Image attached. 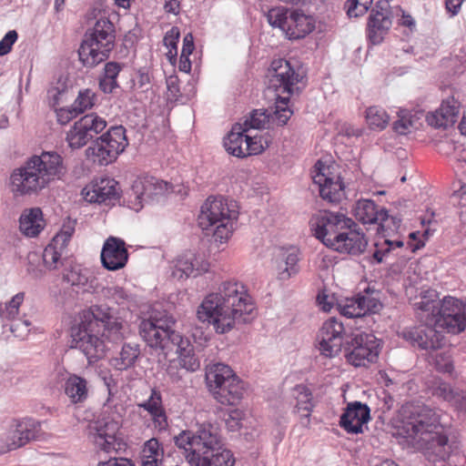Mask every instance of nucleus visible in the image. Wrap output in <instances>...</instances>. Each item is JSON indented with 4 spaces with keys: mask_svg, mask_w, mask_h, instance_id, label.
Segmentation results:
<instances>
[{
    "mask_svg": "<svg viewBox=\"0 0 466 466\" xmlns=\"http://www.w3.org/2000/svg\"><path fill=\"white\" fill-rule=\"evenodd\" d=\"M255 305L244 285L225 281L218 292L205 297L197 309V318L202 323L212 325L218 334H225L237 324L250 320Z\"/></svg>",
    "mask_w": 466,
    "mask_h": 466,
    "instance_id": "1",
    "label": "nucleus"
},
{
    "mask_svg": "<svg viewBox=\"0 0 466 466\" xmlns=\"http://www.w3.org/2000/svg\"><path fill=\"white\" fill-rule=\"evenodd\" d=\"M318 337L319 350L325 357L334 358L343 349L347 361L354 367H366L378 360L379 339L371 333L361 331L346 335L342 321L336 317L323 323Z\"/></svg>",
    "mask_w": 466,
    "mask_h": 466,
    "instance_id": "2",
    "label": "nucleus"
},
{
    "mask_svg": "<svg viewBox=\"0 0 466 466\" xmlns=\"http://www.w3.org/2000/svg\"><path fill=\"white\" fill-rule=\"evenodd\" d=\"M402 433L413 440L418 447L434 461H446L451 454V446L439 414L431 408L421 405L413 407L410 415L402 421Z\"/></svg>",
    "mask_w": 466,
    "mask_h": 466,
    "instance_id": "3",
    "label": "nucleus"
},
{
    "mask_svg": "<svg viewBox=\"0 0 466 466\" xmlns=\"http://www.w3.org/2000/svg\"><path fill=\"white\" fill-rule=\"evenodd\" d=\"M66 173L63 157L56 151H43L28 157L10 176L11 190L15 196L37 195Z\"/></svg>",
    "mask_w": 466,
    "mask_h": 466,
    "instance_id": "4",
    "label": "nucleus"
},
{
    "mask_svg": "<svg viewBox=\"0 0 466 466\" xmlns=\"http://www.w3.org/2000/svg\"><path fill=\"white\" fill-rule=\"evenodd\" d=\"M175 445L181 451L190 466H234L231 451L224 447L221 437L210 424L201 426L196 432L182 431L174 437Z\"/></svg>",
    "mask_w": 466,
    "mask_h": 466,
    "instance_id": "5",
    "label": "nucleus"
},
{
    "mask_svg": "<svg viewBox=\"0 0 466 466\" xmlns=\"http://www.w3.org/2000/svg\"><path fill=\"white\" fill-rule=\"evenodd\" d=\"M437 292L428 289L421 292L419 300L413 303L414 309L431 312L435 326L451 334H459L466 329V303L453 298L437 299Z\"/></svg>",
    "mask_w": 466,
    "mask_h": 466,
    "instance_id": "6",
    "label": "nucleus"
},
{
    "mask_svg": "<svg viewBox=\"0 0 466 466\" xmlns=\"http://www.w3.org/2000/svg\"><path fill=\"white\" fill-rule=\"evenodd\" d=\"M115 25L106 17L98 19L88 29L78 49L80 61L86 67H95L106 60L115 47Z\"/></svg>",
    "mask_w": 466,
    "mask_h": 466,
    "instance_id": "7",
    "label": "nucleus"
},
{
    "mask_svg": "<svg viewBox=\"0 0 466 466\" xmlns=\"http://www.w3.org/2000/svg\"><path fill=\"white\" fill-rule=\"evenodd\" d=\"M206 382L214 398L224 405H237L246 390L244 382L224 363H210L206 368Z\"/></svg>",
    "mask_w": 466,
    "mask_h": 466,
    "instance_id": "8",
    "label": "nucleus"
},
{
    "mask_svg": "<svg viewBox=\"0 0 466 466\" xmlns=\"http://www.w3.org/2000/svg\"><path fill=\"white\" fill-rule=\"evenodd\" d=\"M175 323V319L167 314L160 318L150 316L140 322L139 335L149 348L167 358L174 345L181 341V334L173 329Z\"/></svg>",
    "mask_w": 466,
    "mask_h": 466,
    "instance_id": "9",
    "label": "nucleus"
},
{
    "mask_svg": "<svg viewBox=\"0 0 466 466\" xmlns=\"http://www.w3.org/2000/svg\"><path fill=\"white\" fill-rule=\"evenodd\" d=\"M127 146L126 128L123 126H114L94 140V143L86 149V155L94 163L107 166L114 162Z\"/></svg>",
    "mask_w": 466,
    "mask_h": 466,
    "instance_id": "10",
    "label": "nucleus"
},
{
    "mask_svg": "<svg viewBox=\"0 0 466 466\" xmlns=\"http://www.w3.org/2000/svg\"><path fill=\"white\" fill-rule=\"evenodd\" d=\"M78 324L102 332L101 336L113 343H118L124 338L122 323L115 316L114 309L106 305H94L83 310Z\"/></svg>",
    "mask_w": 466,
    "mask_h": 466,
    "instance_id": "11",
    "label": "nucleus"
},
{
    "mask_svg": "<svg viewBox=\"0 0 466 466\" xmlns=\"http://www.w3.org/2000/svg\"><path fill=\"white\" fill-rule=\"evenodd\" d=\"M349 225H353L352 218L342 212L330 210H320L309 220L313 236L329 248L338 238L344 235L343 231Z\"/></svg>",
    "mask_w": 466,
    "mask_h": 466,
    "instance_id": "12",
    "label": "nucleus"
},
{
    "mask_svg": "<svg viewBox=\"0 0 466 466\" xmlns=\"http://www.w3.org/2000/svg\"><path fill=\"white\" fill-rule=\"evenodd\" d=\"M417 318L421 322L417 327L410 328L402 331V337L413 347H418L423 350H436L441 348L444 336L435 326L431 312L423 309H414Z\"/></svg>",
    "mask_w": 466,
    "mask_h": 466,
    "instance_id": "13",
    "label": "nucleus"
},
{
    "mask_svg": "<svg viewBox=\"0 0 466 466\" xmlns=\"http://www.w3.org/2000/svg\"><path fill=\"white\" fill-rule=\"evenodd\" d=\"M120 422L110 417L91 420L86 426V435L95 447L109 453L122 449L123 441L119 436Z\"/></svg>",
    "mask_w": 466,
    "mask_h": 466,
    "instance_id": "14",
    "label": "nucleus"
},
{
    "mask_svg": "<svg viewBox=\"0 0 466 466\" xmlns=\"http://www.w3.org/2000/svg\"><path fill=\"white\" fill-rule=\"evenodd\" d=\"M268 73V87L279 94L280 102L286 105L289 102L290 96L294 94L295 90L299 91V87H295V86L301 82L303 76L297 73L289 61L283 58L273 60Z\"/></svg>",
    "mask_w": 466,
    "mask_h": 466,
    "instance_id": "15",
    "label": "nucleus"
},
{
    "mask_svg": "<svg viewBox=\"0 0 466 466\" xmlns=\"http://www.w3.org/2000/svg\"><path fill=\"white\" fill-rule=\"evenodd\" d=\"M95 329L84 325H76L71 329V348L78 349L86 357L89 364L103 359L108 350L105 337Z\"/></svg>",
    "mask_w": 466,
    "mask_h": 466,
    "instance_id": "16",
    "label": "nucleus"
},
{
    "mask_svg": "<svg viewBox=\"0 0 466 466\" xmlns=\"http://www.w3.org/2000/svg\"><path fill=\"white\" fill-rule=\"evenodd\" d=\"M40 430V423L34 419L14 420L8 430L0 437V454L19 449L35 440Z\"/></svg>",
    "mask_w": 466,
    "mask_h": 466,
    "instance_id": "17",
    "label": "nucleus"
},
{
    "mask_svg": "<svg viewBox=\"0 0 466 466\" xmlns=\"http://www.w3.org/2000/svg\"><path fill=\"white\" fill-rule=\"evenodd\" d=\"M106 125L105 118L96 114H87L74 123L66 133V140L72 149L82 148L89 141L96 139Z\"/></svg>",
    "mask_w": 466,
    "mask_h": 466,
    "instance_id": "18",
    "label": "nucleus"
},
{
    "mask_svg": "<svg viewBox=\"0 0 466 466\" xmlns=\"http://www.w3.org/2000/svg\"><path fill=\"white\" fill-rule=\"evenodd\" d=\"M168 190V183L158 180L154 177L137 178L130 189L127 192V207L135 211H139L144 207V202L151 199L153 196L162 195Z\"/></svg>",
    "mask_w": 466,
    "mask_h": 466,
    "instance_id": "19",
    "label": "nucleus"
},
{
    "mask_svg": "<svg viewBox=\"0 0 466 466\" xmlns=\"http://www.w3.org/2000/svg\"><path fill=\"white\" fill-rule=\"evenodd\" d=\"M228 218H238V212L229 208L224 198L209 197L201 207L198 225L203 230L208 231L209 228Z\"/></svg>",
    "mask_w": 466,
    "mask_h": 466,
    "instance_id": "20",
    "label": "nucleus"
},
{
    "mask_svg": "<svg viewBox=\"0 0 466 466\" xmlns=\"http://www.w3.org/2000/svg\"><path fill=\"white\" fill-rule=\"evenodd\" d=\"M329 167H326L320 160L314 166L315 174L312 176L313 182L319 186V196L329 203L339 202L344 191V185L339 177L329 176Z\"/></svg>",
    "mask_w": 466,
    "mask_h": 466,
    "instance_id": "21",
    "label": "nucleus"
},
{
    "mask_svg": "<svg viewBox=\"0 0 466 466\" xmlns=\"http://www.w3.org/2000/svg\"><path fill=\"white\" fill-rule=\"evenodd\" d=\"M128 256L125 241L119 238L109 237L104 242L100 259L106 269L116 271L127 265Z\"/></svg>",
    "mask_w": 466,
    "mask_h": 466,
    "instance_id": "22",
    "label": "nucleus"
},
{
    "mask_svg": "<svg viewBox=\"0 0 466 466\" xmlns=\"http://www.w3.org/2000/svg\"><path fill=\"white\" fill-rule=\"evenodd\" d=\"M343 236L338 238L330 247L331 249L351 256H360L367 248L368 240L365 234L360 231L359 225L353 220V225H349Z\"/></svg>",
    "mask_w": 466,
    "mask_h": 466,
    "instance_id": "23",
    "label": "nucleus"
},
{
    "mask_svg": "<svg viewBox=\"0 0 466 466\" xmlns=\"http://www.w3.org/2000/svg\"><path fill=\"white\" fill-rule=\"evenodd\" d=\"M370 420V410L360 401L347 405L339 419V426L350 434L363 432V425Z\"/></svg>",
    "mask_w": 466,
    "mask_h": 466,
    "instance_id": "24",
    "label": "nucleus"
},
{
    "mask_svg": "<svg viewBox=\"0 0 466 466\" xmlns=\"http://www.w3.org/2000/svg\"><path fill=\"white\" fill-rule=\"evenodd\" d=\"M137 406L148 412L154 428L158 433L165 432L168 430V418L163 405L162 394L159 390L152 388L149 397L143 402L138 403Z\"/></svg>",
    "mask_w": 466,
    "mask_h": 466,
    "instance_id": "25",
    "label": "nucleus"
},
{
    "mask_svg": "<svg viewBox=\"0 0 466 466\" xmlns=\"http://www.w3.org/2000/svg\"><path fill=\"white\" fill-rule=\"evenodd\" d=\"M460 103L452 96L442 101L441 106L426 115L427 123L435 128H447L452 126L458 117Z\"/></svg>",
    "mask_w": 466,
    "mask_h": 466,
    "instance_id": "26",
    "label": "nucleus"
},
{
    "mask_svg": "<svg viewBox=\"0 0 466 466\" xmlns=\"http://www.w3.org/2000/svg\"><path fill=\"white\" fill-rule=\"evenodd\" d=\"M208 268L209 263L206 261L202 256L187 252L177 260L176 272H174V275L177 276V272H180L179 278H183L184 276L186 278H196L207 272Z\"/></svg>",
    "mask_w": 466,
    "mask_h": 466,
    "instance_id": "27",
    "label": "nucleus"
},
{
    "mask_svg": "<svg viewBox=\"0 0 466 466\" xmlns=\"http://www.w3.org/2000/svg\"><path fill=\"white\" fill-rule=\"evenodd\" d=\"M392 25L391 17L378 12H370L367 23V37L371 45L383 42Z\"/></svg>",
    "mask_w": 466,
    "mask_h": 466,
    "instance_id": "28",
    "label": "nucleus"
},
{
    "mask_svg": "<svg viewBox=\"0 0 466 466\" xmlns=\"http://www.w3.org/2000/svg\"><path fill=\"white\" fill-rule=\"evenodd\" d=\"M118 183L113 178H101L92 186L91 192L87 193L89 201L98 204L110 205L118 198Z\"/></svg>",
    "mask_w": 466,
    "mask_h": 466,
    "instance_id": "29",
    "label": "nucleus"
},
{
    "mask_svg": "<svg viewBox=\"0 0 466 466\" xmlns=\"http://www.w3.org/2000/svg\"><path fill=\"white\" fill-rule=\"evenodd\" d=\"M315 28V24L311 16L294 10L289 13V20L285 35L290 40L304 38Z\"/></svg>",
    "mask_w": 466,
    "mask_h": 466,
    "instance_id": "30",
    "label": "nucleus"
},
{
    "mask_svg": "<svg viewBox=\"0 0 466 466\" xmlns=\"http://www.w3.org/2000/svg\"><path fill=\"white\" fill-rule=\"evenodd\" d=\"M297 392L295 411L300 416V424L309 427L310 415L314 408L311 390L305 385L299 384L294 388Z\"/></svg>",
    "mask_w": 466,
    "mask_h": 466,
    "instance_id": "31",
    "label": "nucleus"
},
{
    "mask_svg": "<svg viewBox=\"0 0 466 466\" xmlns=\"http://www.w3.org/2000/svg\"><path fill=\"white\" fill-rule=\"evenodd\" d=\"M19 228L27 237H35L44 228L43 213L39 208L25 209L19 218Z\"/></svg>",
    "mask_w": 466,
    "mask_h": 466,
    "instance_id": "32",
    "label": "nucleus"
},
{
    "mask_svg": "<svg viewBox=\"0 0 466 466\" xmlns=\"http://www.w3.org/2000/svg\"><path fill=\"white\" fill-rule=\"evenodd\" d=\"M354 215L363 224H378L379 219L385 218L386 209H379L373 200L360 199L356 203Z\"/></svg>",
    "mask_w": 466,
    "mask_h": 466,
    "instance_id": "33",
    "label": "nucleus"
},
{
    "mask_svg": "<svg viewBox=\"0 0 466 466\" xmlns=\"http://www.w3.org/2000/svg\"><path fill=\"white\" fill-rule=\"evenodd\" d=\"M177 355L182 368L188 371H196L200 368V361L196 357L194 347L189 339L181 335V341H177L172 349V353Z\"/></svg>",
    "mask_w": 466,
    "mask_h": 466,
    "instance_id": "34",
    "label": "nucleus"
},
{
    "mask_svg": "<svg viewBox=\"0 0 466 466\" xmlns=\"http://www.w3.org/2000/svg\"><path fill=\"white\" fill-rule=\"evenodd\" d=\"M247 133L248 128L244 127L240 123H237L232 127L224 140V147L228 154L243 158Z\"/></svg>",
    "mask_w": 466,
    "mask_h": 466,
    "instance_id": "35",
    "label": "nucleus"
},
{
    "mask_svg": "<svg viewBox=\"0 0 466 466\" xmlns=\"http://www.w3.org/2000/svg\"><path fill=\"white\" fill-rule=\"evenodd\" d=\"M431 391L433 396L466 409V395L454 390L448 382L435 379L432 381Z\"/></svg>",
    "mask_w": 466,
    "mask_h": 466,
    "instance_id": "36",
    "label": "nucleus"
},
{
    "mask_svg": "<svg viewBox=\"0 0 466 466\" xmlns=\"http://www.w3.org/2000/svg\"><path fill=\"white\" fill-rule=\"evenodd\" d=\"M65 393L74 404L84 402L88 396L87 381L76 374H70L65 382Z\"/></svg>",
    "mask_w": 466,
    "mask_h": 466,
    "instance_id": "37",
    "label": "nucleus"
},
{
    "mask_svg": "<svg viewBox=\"0 0 466 466\" xmlns=\"http://www.w3.org/2000/svg\"><path fill=\"white\" fill-rule=\"evenodd\" d=\"M299 255L298 249L290 248L282 250L279 255V261L278 262L279 278L281 280H287L295 276L299 272Z\"/></svg>",
    "mask_w": 466,
    "mask_h": 466,
    "instance_id": "38",
    "label": "nucleus"
},
{
    "mask_svg": "<svg viewBox=\"0 0 466 466\" xmlns=\"http://www.w3.org/2000/svg\"><path fill=\"white\" fill-rule=\"evenodd\" d=\"M140 356V347L137 343H124L117 357L111 360V364L117 370H127L135 366Z\"/></svg>",
    "mask_w": 466,
    "mask_h": 466,
    "instance_id": "39",
    "label": "nucleus"
},
{
    "mask_svg": "<svg viewBox=\"0 0 466 466\" xmlns=\"http://www.w3.org/2000/svg\"><path fill=\"white\" fill-rule=\"evenodd\" d=\"M164 458V450L157 438L147 441L141 451L142 466H161Z\"/></svg>",
    "mask_w": 466,
    "mask_h": 466,
    "instance_id": "40",
    "label": "nucleus"
},
{
    "mask_svg": "<svg viewBox=\"0 0 466 466\" xmlns=\"http://www.w3.org/2000/svg\"><path fill=\"white\" fill-rule=\"evenodd\" d=\"M63 279L71 286L81 289L83 292L89 291L93 288L94 279L90 278L87 269H83L79 266L73 267L64 274Z\"/></svg>",
    "mask_w": 466,
    "mask_h": 466,
    "instance_id": "41",
    "label": "nucleus"
},
{
    "mask_svg": "<svg viewBox=\"0 0 466 466\" xmlns=\"http://www.w3.org/2000/svg\"><path fill=\"white\" fill-rule=\"evenodd\" d=\"M366 120L371 129H384L390 120L387 112L380 106H370L366 110Z\"/></svg>",
    "mask_w": 466,
    "mask_h": 466,
    "instance_id": "42",
    "label": "nucleus"
},
{
    "mask_svg": "<svg viewBox=\"0 0 466 466\" xmlns=\"http://www.w3.org/2000/svg\"><path fill=\"white\" fill-rule=\"evenodd\" d=\"M63 249L60 248V244H56L53 240L45 248L42 258L45 266L48 269L51 270L58 268Z\"/></svg>",
    "mask_w": 466,
    "mask_h": 466,
    "instance_id": "43",
    "label": "nucleus"
},
{
    "mask_svg": "<svg viewBox=\"0 0 466 466\" xmlns=\"http://www.w3.org/2000/svg\"><path fill=\"white\" fill-rule=\"evenodd\" d=\"M25 298L24 292H19L15 295L11 300L3 304L0 303V318L2 319H14L18 314L19 307Z\"/></svg>",
    "mask_w": 466,
    "mask_h": 466,
    "instance_id": "44",
    "label": "nucleus"
},
{
    "mask_svg": "<svg viewBox=\"0 0 466 466\" xmlns=\"http://www.w3.org/2000/svg\"><path fill=\"white\" fill-rule=\"evenodd\" d=\"M246 137V146L244 147V155L243 158L261 154L266 147H268V143L266 139H263L262 137H258L257 135H248L247 133Z\"/></svg>",
    "mask_w": 466,
    "mask_h": 466,
    "instance_id": "45",
    "label": "nucleus"
},
{
    "mask_svg": "<svg viewBox=\"0 0 466 466\" xmlns=\"http://www.w3.org/2000/svg\"><path fill=\"white\" fill-rule=\"evenodd\" d=\"M289 13L286 8L270 9L267 15L268 22L271 26L278 27L285 33L289 20Z\"/></svg>",
    "mask_w": 466,
    "mask_h": 466,
    "instance_id": "46",
    "label": "nucleus"
},
{
    "mask_svg": "<svg viewBox=\"0 0 466 466\" xmlns=\"http://www.w3.org/2000/svg\"><path fill=\"white\" fill-rule=\"evenodd\" d=\"M269 117L270 114L268 113V110L255 109L249 114V116L247 117L244 123L241 125L248 128V132L250 128H264L266 124L269 122Z\"/></svg>",
    "mask_w": 466,
    "mask_h": 466,
    "instance_id": "47",
    "label": "nucleus"
},
{
    "mask_svg": "<svg viewBox=\"0 0 466 466\" xmlns=\"http://www.w3.org/2000/svg\"><path fill=\"white\" fill-rule=\"evenodd\" d=\"M269 114L274 122L279 126H284L290 118L292 111L289 108L288 103L283 105L280 102L279 94H277L275 109Z\"/></svg>",
    "mask_w": 466,
    "mask_h": 466,
    "instance_id": "48",
    "label": "nucleus"
},
{
    "mask_svg": "<svg viewBox=\"0 0 466 466\" xmlns=\"http://www.w3.org/2000/svg\"><path fill=\"white\" fill-rule=\"evenodd\" d=\"M237 218H228L224 222H218L214 227L209 228L208 230L213 232V236L216 241L223 242L226 241L233 231V220Z\"/></svg>",
    "mask_w": 466,
    "mask_h": 466,
    "instance_id": "49",
    "label": "nucleus"
},
{
    "mask_svg": "<svg viewBox=\"0 0 466 466\" xmlns=\"http://www.w3.org/2000/svg\"><path fill=\"white\" fill-rule=\"evenodd\" d=\"M372 2L373 0H348L345 4L347 15L350 17H359L369 10Z\"/></svg>",
    "mask_w": 466,
    "mask_h": 466,
    "instance_id": "50",
    "label": "nucleus"
},
{
    "mask_svg": "<svg viewBox=\"0 0 466 466\" xmlns=\"http://www.w3.org/2000/svg\"><path fill=\"white\" fill-rule=\"evenodd\" d=\"M431 359L430 363L432 364L438 371L443 373L452 372L453 363L448 353H436L434 356H431Z\"/></svg>",
    "mask_w": 466,
    "mask_h": 466,
    "instance_id": "51",
    "label": "nucleus"
},
{
    "mask_svg": "<svg viewBox=\"0 0 466 466\" xmlns=\"http://www.w3.org/2000/svg\"><path fill=\"white\" fill-rule=\"evenodd\" d=\"M75 220H68L65 223L61 230L53 238V241L60 244V248H65L75 232Z\"/></svg>",
    "mask_w": 466,
    "mask_h": 466,
    "instance_id": "52",
    "label": "nucleus"
},
{
    "mask_svg": "<svg viewBox=\"0 0 466 466\" xmlns=\"http://www.w3.org/2000/svg\"><path fill=\"white\" fill-rule=\"evenodd\" d=\"M96 101V95L90 89L80 91L74 105L78 109V112L83 113L85 110L91 108Z\"/></svg>",
    "mask_w": 466,
    "mask_h": 466,
    "instance_id": "53",
    "label": "nucleus"
},
{
    "mask_svg": "<svg viewBox=\"0 0 466 466\" xmlns=\"http://www.w3.org/2000/svg\"><path fill=\"white\" fill-rule=\"evenodd\" d=\"M244 412L239 409H233L224 414V420L230 431H236L242 426Z\"/></svg>",
    "mask_w": 466,
    "mask_h": 466,
    "instance_id": "54",
    "label": "nucleus"
},
{
    "mask_svg": "<svg viewBox=\"0 0 466 466\" xmlns=\"http://www.w3.org/2000/svg\"><path fill=\"white\" fill-rule=\"evenodd\" d=\"M340 307V313L342 316L354 319L365 316V311L360 308L358 298L355 299L348 300V302Z\"/></svg>",
    "mask_w": 466,
    "mask_h": 466,
    "instance_id": "55",
    "label": "nucleus"
},
{
    "mask_svg": "<svg viewBox=\"0 0 466 466\" xmlns=\"http://www.w3.org/2000/svg\"><path fill=\"white\" fill-rule=\"evenodd\" d=\"M106 296L113 299L116 304L121 305L129 300V293L123 288L118 286L108 287L105 291Z\"/></svg>",
    "mask_w": 466,
    "mask_h": 466,
    "instance_id": "56",
    "label": "nucleus"
},
{
    "mask_svg": "<svg viewBox=\"0 0 466 466\" xmlns=\"http://www.w3.org/2000/svg\"><path fill=\"white\" fill-rule=\"evenodd\" d=\"M358 300L360 308L362 309V311H365V315L368 313L377 312L381 308L380 302L374 298L359 296Z\"/></svg>",
    "mask_w": 466,
    "mask_h": 466,
    "instance_id": "57",
    "label": "nucleus"
},
{
    "mask_svg": "<svg viewBox=\"0 0 466 466\" xmlns=\"http://www.w3.org/2000/svg\"><path fill=\"white\" fill-rule=\"evenodd\" d=\"M411 124L408 117V111L401 110L399 115V119L393 124V129L400 135H406L410 132Z\"/></svg>",
    "mask_w": 466,
    "mask_h": 466,
    "instance_id": "58",
    "label": "nucleus"
},
{
    "mask_svg": "<svg viewBox=\"0 0 466 466\" xmlns=\"http://www.w3.org/2000/svg\"><path fill=\"white\" fill-rule=\"evenodd\" d=\"M17 38L18 34L15 30L8 31L0 41V56L7 55Z\"/></svg>",
    "mask_w": 466,
    "mask_h": 466,
    "instance_id": "59",
    "label": "nucleus"
},
{
    "mask_svg": "<svg viewBox=\"0 0 466 466\" xmlns=\"http://www.w3.org/2000/svg\"><path fill=\"white\" fill-rule=\"evenodd\" d=\"M80 112L76 106L73 104V106L69 108H60L56 111V117L58 123L61 125H66L70 120L76 117Z\"/></svg>",
    "mask_w": 466,
    "mask_h": 466,
    "instance_id": "60",
    "label": "nucleus"
},
{
    "mask_svg": "<svg viewBox=\"0 0 466 466\" xmlns=\"http://www.w3.org/2000/svg\"><path fill=\"white\" fill-rule=\"evenodd\" d=\"M179 38V30L177 27H172L169 31H167L164 36V44L166 46L169 47V53L172 54V49L175 50V55H177V45Z\"/></svg>",
    "mask_w": 466,
    "mask_h": 466,
    "instance_id": "61",
    "label": "nucleus"
},
{
    "mask_svg": "<svg viewBox=\"0 0 466 466\" xmlns=\"http://www.w3.org/2000/svg\"><path fill=\"white\" fill-rule=\"evenodd\" d=\"M390 217L392 219V226H390V224L388 225L385 222H381V235L384 238L390 237L393 233L397 232L402 221L401 218H400L399 216Z\"/></svg>",
    "mask_w": 466,
    "mask_h": 466,
    "instance_id": "62",
    "label": "nucleus"
},
{
    "mask_svg": "<svg viewBox=\"0 0 466 466\" xmlns=\"http://www.w3.org/2000/svg\"><path fill=\"white\" fill-rule=\"evenodd\" d=\"M121 71V65L117 62H107L104 67L103 76L107 79L116 80Z\"/></svg>",
    "mask_w": 466,
    "mask_h": 466,
    "instance_id": "63",
    "label": "nucleus"
},
{
    "mask_svg": "<svg viewBox=\"0 0 466 466\" xmlns=\"http://www.w3.org/2000/svg\"><path fill=\"white\" fill-rule=\"evenodd\" d=\"M451 200L453 205L466 206V186L463 185L455 191L451 197Z\"/></svg>",
    "mask_w": 466,
    "mask_h": 466,
    "instance_id": "64",
    "label": "nucleus"
}]
</instances>
